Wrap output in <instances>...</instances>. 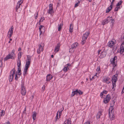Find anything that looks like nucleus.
Returning <instances> with one entry per match:
<instances>
[{"mask_svg":"<svg viewBox=\"0 0 124 124\" xmlns=\"http://www.w3.org/2000/svg\"><path fill=\"white\" fill-rule=\"evenodd\" d=\"M90 34V33L87 32L84 34L82 38V40L81 43L82 45L84 44L85 42V40L87 38Z\"/></svg>","mask_w":124,"mask_h":124,"instance_id":"nucleus-1","label":"nucleus"},{"mask_svg":"<svg viewBox=\"0 0 124 124\" xmlns=\"http://www.w3.org/2000/svg\"><path fill=\"white\" fill-rule=\"evenodd\" d=\"M15 69H13L11 71L9 77V82H11L13 80L14 75L15 74Z\"/></svg>","mask_w":124,"mask_h":124,"instance_id":"nucleus-2","label":"nucleus"},{"mask_svg":"<svg viewBox=\"0 0 124 124\" xmlns=\"http://www.w3.org/2000/svg\"><path fill=\"white\" fill-rule=\"evenodd\" d=\"M26 92V90L24 86V84L22 83L21 84V93L23 95H24Z\"/></svg>","mask_w":124,"mask_h":124,"instance_id":"nucleus-3","label":"nucleus"},{"mask_svg":"<svg viewBox=\"0 0 124 124\" xmlns=\"http://www.w3.org/2000/svg\"><path fill=\"white\" fill-rule=\"evenodd\" d=\"M124 51V42H123L120 46V48L118 51V52L122 54Z\"/></svg>","mask_w":124,"mask_h":124,"instance_id":"nucleus-4","label":"nucleus"},{"mask_svg":"<svg viewBox=\"0 0 124 124\" xmlns=\"http://www.w3.org/2000/svg\"><path fill=\"white\" fill-rule=\"evenodd\" d=\"M117 59V57L115 56L112 59H111L110 61L111 63L112 64L114 67L116 66V64L115 62L116 60Z\"/></svg>","mask_w":124,"mask_h":124,"instance_id":"nucleus-5","label":"nucleus"},{"mask_svg":"<svg viewBox=\"0 0 124 124\" xmlns=\"http://www.w3.org/2000/svg\"><path fill=\"white\" fill-rule=\"evenodd\" d=\"M117 59V57L115 56L112 59H111L110 61L111 63L112 64L114 67L116 66V64L115 62L116 60Z\"/></svg>","mask_w":124,"mask_h":124,"instance_id":"nucleus-6","label":"nucleus"},{"mask_svg":"<svg viewBox=\"0 0 124 124\" xmlns=\"http://www.w3.org/2000/svg\"><path fill=\"white\" fill-rule=\"evenodd\" d=\"M110 96L109 94L107 95L106 97L104 99V100L103 102L105 103H107L109 101L110 99Z\"/></svg>","mask_w":124,"mask_h":124,"instance_id":"nucleus-7","label":"nucleus"},{"mask_svg":"<svg viewBox=\"0 0 124 124\" xmlns=\"http://www.w3.org/2000/svg\"><path fill=\"white\" fill-rule=\"evenodd\" d=\"M49 8L48 12V13L51 15L54 12L53 9V5L50 4L49 5Z\"/></svg>","mask_w":124,"mask_h":124,"instance_id":"nucleus-8","label":"nucleus"},{"mask_svg":"<svg viewBox=\"0 0 124 124\" xmlns=\"http://www.w3.org/2000/svg\"><path fill=\"white\" fill-rule=\"evenodd\" d=\"M14 59V56L11 55V54H9L4 59V61L7 60L9 59Z\"/></svg>","mask_w":124,"mask_h":124,"instance_id":"nucleus-9","label":"nucleus"},{"mask_svg":"<svg viewBox=\"0 0 124 124\" xmlns=\"http://www.w3.org/2000/svg\"><path fill=\"white\" fill-rule=\"evenodd\" d=\"M110 79L108 77L105 78L103 80V82H104L109 84L111 82Z\"/></svg>","mask_w":124,"mask_h":124,"instance_id":"nucleus-10","label":"nucleus"},{"mask_svg":"<svg viewBox=\"0 0 124 124\" xmlns=\"http://www.w3.org/2000/svg\"><path fill=\"white\" fill-rule=\"evenodd\" d=\"M110 17L109 16L106 19L103 20L102 23V24L104 25L107 24L109 22V20H110Z\"/></svg>","mask_w":124,"mask_h":124,"instance_id":"nucleus-11","label":"nucleus"},{"mask_svg":"<svg viewBox=\"0 0 124 124\" xmlns=\"http://www.w3.org/2000/svg\"><path fill=\"white\" fill-rule=\"evenodd\" d=\"M60 46V44L59 43L57 44L54 50L55 52L56 53L59 51V50Z\"/></svg>","mask_w":124,"mask_h":124,"instance_id":"nucleus-12","label":"nucleus"},{"mask_svg":"<svg viewBox=\"0 0 124 124\" xmlns=\"http://www.w3.org/2000/svg\"><path fill=\"white\" fill-rule=\"evenodd\" d=\"M39 31L40 32V35L42 33V32L45 31V27H44L43 26L41 25L40 27L39 28Z\"/></svg>","mask_w":124,"mask_h":124,"instance_id":"nucleus-13","label":"nucleus"},{"mask_svg":"<svg viewBox=\"0 0 124 124\" xmlns=\"http://www.w3.org/2000/svg\"><path fill=\"white\" fill-rule=\"evenodd\" d=\"M41 49V51H43V47H42V46L41 45H39V48L37 50V52L38 54H39L40 52V49Z\"/></svg>","mask_w":124,"mask_h":124,"instance_id":"nucleus-14","label":"nucleus"},{"mask_svg":"<svg viewBox=\"0 0 124 124\" xmlns=\"http://www.w3.org/2000/svg\"><path fill=\"white\" fill-rule=\"evenodd\" d=\"M114 42L111 41H109L108 43V46L110 47H112L115 45Z\"/></svg>","mask_w":124,"mask_h":124,"instance_id":"nucleus-15","label":"nucleus"},{"mask_svg":"<svg viewBox=\"0 0 124 124\" xmlns=\"http://www.w3.org/2000/svg\"><path fill=\"white\" fill-rule=\"evenodd\" d=\"M52 78V76L50 74L48 75L46 77V81H48L51 79Z\"/></svg>","mask_w":124,"mask_h":124,"instance_id":"nucleus-16","label":"nucleus"},{"mask_svg":"<svg viewBox=\"0 0 124 124\" xmlns=\"http://www.w3.org/2000/svg\"><path fill=\"white\" fill-rule=\"evenodd\" d=\"M29 68L28 67L25 66L24 70V73L23 75H25L26 74H27V72L28 71V69Z\"/></svg>","mask_w":124,"mask_h":124,"instance_id":"nucleus-17","label":"nucleus"},{"mask_svg":"<svg viewBox=\"0 0 124 124\" xmlns=\"http://www.w3.org/2000/svg\"><path fill=\"white\" fill-rule=\"evenodd\" d=\"M78 44L77 43H74L71 46L72 48V49H75L78 46Z\"/></svg>","mask_w":124,"mask_h":124,"instance_id":"nucleus-18","label":"nucleus"},{"mask_svg":"<svg viewBox=\"0 0 124 124\" xmlns=\"http://www.w3.org/2000/svg\"><path fill=\"white\" fill-rule=\"evenodd\" d=\"M14 30L13 28H12L11 27L10 29H9L8 33H10V34H9V38H10L12 36L13 32V30Z\"/></svg>","mask_w":124,"mask_h":124,"instance_id":"nucleus-19","label":"nucleus"},{"mask_svg":"<svg viewBox=\"0 0 124 124\" xmlns=\"http://www.w3.org/2000/svg\"><path fill=\"white\" fill-rule=\"evenodd\" d=\"M110 119L112 120L115 117V116L113 115V113L112 112L111 113H108Z\"/></svg>","mask_w":124,"mask_h":124,"instance_id":"nucleus-20","label":"nucleus"},{"mask_svg":"<svg viewBox=\"0 0 124 124\" xmlns=\"http://www.w3.org/2000/svg\"><path fill=\"white\" fill-rule=\"evenodd\" d=\"M117 79V77H116L115 75H114L112 76V82H116Z\"/></svg>","mask_w":124,"mask_h":124,"instance_id":"nucleus-21","label":"nucleus"},{"mask_svg":"<svg viewBox=\"0 0 124 124\" xmlns=\"http://www.w3.org/2000/svg\"><path fill=\"white\" fill-rule=\"evenodd\" d=\"M37 113L36 112H33L32 115V118L33 120H35L36 118Z\"/></svg>","mask_w":124,"mask_h":124,"instance_id":"nucleus-22","label":"nucleus"},{"mask_svg":"<svg viewBox=\"0 0 124 124\" xmlns=\"http://www.w3.org/2000/svg\"><path fill=\"white\" fill-rule=\"evenodd\" d=\"M112 7V5H110L106 9V13H108L111 10Z\"/></svg>","mask_w":124,"mask_h":124,"instance_id":"nucleus-23","label":"nucleus"},{"mask_svg":"<svg viewBox=\"0 0 124 124\" xmlns=\"http://www.w3.org/2000/svg\"><path fill=\"white\" fill-rule=\"evenodd\" d=\"M73 30V26L72 24H70V27L69 31L70 32H72Z\"/></svg>","mask_w":124,"mask_h":124,"instance_id":"nucleus-24","label":"nucleus"},{"mask_svg":"<svg viewBox=\"0 0 124 124\" xmlns=\"http://www.w3.org/2000/svg\"><path fill=\"white\" fill-rule=\"evenodd\" d=\"M71 121L70 119H67V121H65L64 124H71Z\"/></svg>","mask_w":124,"mask_h":124,"instance_id":"nucleus-25","label":"nucleus"},{"mask_svg":"<svg viewBox=\"0 0 124 124\" xmlns=\"http://www.w3.org/2000/svg\"><path fill=\"white\" fill-rule=\"evenodd\" d=\"M20 5H21V4H17L16 8V10L17 12H18V9H19V10L20 9Z\"/></svg>","mask_w":124,"mask_h":124,"instance_id":"nucleus-26","label":"nucleus"},{"mask_svg":"<svg viewBox=\"0 0 124 124\" xmlns=\"http://www.w3.org/2000/svg\"><path fill=\"white\" fill-rule=\"evenodd\" d=\"M106 54L105 52H102L101 53L100 56L101 58L104 57L105 56Z\"/></svg>","mask_w":124,"mask_h":124,"instance_id":"nucleus-27","label":"nucleus"},{"mask_svg":"<svg viewBox=\"0 0 124 124\" xmlns=\"http://www.w3.org/2000/svg\"><path fill=\"white\" fill-rule=\"evenodd\" d=\"M31 56H29L28 55L27 56V58L26 62H31Z\"/></svg>","mask_w":124,"mask_h":124,"instance_id":"nucleus-28","label":"nucleus"},{"mask_svg":"<svg viewBox=\"0 0 124 124\" xmlns=\"http://www.w3.org/2000/svg\"><path fill=\"white\" fill-rule=\"evenodd\" d=\"M63 25V23H61L60 24L58 25V30L59 31H60L61 30L62 26Z\"/></svg>","mask_w":124,"mask_h":124,"instance_id":"nucleus-29","label":"nucleus"},{"mask_svg":"<svg viewBox=\"0 0 124 124\" xmlns=\"http://www.w3.org/2000/svg\"><path fill=\"white\" fill-rule=\"evenodd\" d=\"M18 70L16 71V73H18V75H20L21 74V70L20 68H18Z\"/></svg>","mask_w":124,"mask_h":124,"instance_id":"nucleus-30","label":"nucleus"},{"mask_svg":"<svg viewBox=\"0 0 124 124\" xmlns=\"http://www.w3.org/2000/svg\"><path fill=\"white\" fill-rule=\"evenodd\" d=\"M113 108L111 106L110 107L108 112V113H111L112 112V113H113L114 111H113Z\"/></svg>","mask_w":124,"mask_h":124,"instance_id":"nucleus-31","label":"nucleus"},{"mask_svg":"<svg viewBox=\"0 0 124 124\" xmlns=\"http://www.w3.org/2000/svg\"><path fill=\"white\" fill-rule=\"evenodd\" d=\"M17 65L18 68H20L21 65L20 60H18L17 62Z\"/></svg>","mask_w":124,"mask_h":124,"instance_id":"nucleus-32","label":"nucleus"},{"mask_svg":"<svg viewBox=\"0 0 124 124\" xmlns=\"http://www.w3.org/2000/svg\"><path fill=\"white\" fill-rule=\"evenodd\" d=\"M112 18V17H110V20H109V22H111V23H112V24H113L114 22V19H113Z\"/></svg>","mask_w":124,"mask_h":124,"instance_id":"nucleus-33","label":"nucleus"},{"mask_svg":"<svg viewBox=\"0 0 124 124\" xmlns=\"http://www.w3.org/2000/svg\"><path fill=\"white\" fill-rule=\"evenodd\" d=\"M101 115V112H99L98 113L97 115V117L98 118H99L100 117V116Z\"/></svg>","mask_w":124,"mask_h":124,"instance_id":"nucleus-34","label":"nucleus"},{"mask_svg":"<svg viewBox=\"0 0 124 124\" xmlns=\"http://www.w3.org/2000/svg\"><path fill=\"white\" fill-rule=\"evenodd\" d=\"M30 63V62H26L25 66L29 67Z\"/></svg>","mask_w":124,"mask_h":124,"instance_id":"nucleus-35","label":"nucleus"},{"mask_svg":"<svg viewBox=\"0 0 124 124\" xmlns=\"http://www.w3.org/2000/svg\"><path fill=\"white\" fill-rule=\"evenodd\" d=\"M5 114V112H4V111L3 110H1V112L0 115L1 116H3Z\"/></svg>","mask_w":124,"mask_h":124,"instance_id":"nucleus-36","label":"nucleus"},{"mask_svg":"<svg viewBox=\"0 0 124 124\" xmlns=\"http://www.w3.org/2000/svg\"><path fill=\"white\" fill-rule=\"evenodd\" d=\"M63 109H64L63 108H61V110L59 111H59L57 112H58V113H59V116H60V115H61L60 114L62 113V111H63Z\"/></svg>","mask_w":124,"mask_h":124,"instance_id":"nucleus-37","label":"nucleus"},{"mask_svg":"<svg viewBox=\"0 0 124 124\" xmlns=\"http://www.w3.org/2000/svg\"><path fill=\"white\" fill-rule=\"evenodd\" d=\"M116 82H112V85H113V87L112 88H114V87L116 86Z\"/></svg>","mask_w":124,"mask_h":124,"instance_id":"nucleus-38","label":"nucleus"},{"mask_svg":"<svg viewBox=\"0 0 124 124\" xmlns=\"http://www.w3.org/2000/svg\"><path fill=\"white\" fill-rule=\"evenodd\" d=\"M21 52H20L18 54V60H20V59L21 57Z\"/></svg>","mask_w":124,"mask_h":124,"instance_id":"nucleus-39","label":"nucleus"},{"mask_svg":"<svg viewBox=\"0 0 124 124\" xmlns=\"http://www.w3.org/2000/svg\"><path fill=\"white\" fill-rule=\"evenodd\" d=\"M122 1L121 0L119 2L117 3L116 5V6H120V5L122 4Z\"/></svg>","mask_w":124,"mask_h":124,"instance_id":"nucleus-40","label":"nucleus"},{"mask_svg":"<svg viewBox=\"0 0 124 124\" xmlns=\"http://www.w3.org/2000/svg\"><path fill=\"white\" fill-rule=\"evenodd\" d=\"M120 8V6H116V7L115 9V11H117Z\"/></svg>","mask_w":124,"mask_h":124,"instance_id":"nucleus-41","label":"nucleus"},{"mask_svg":"<svg viewBox=\"0 0 124 124\" xmlns=\"http://www.w3.org/2000/svg\"><path fill=\"white\" fill-rule=\"evenodd\" d=\"M74 51V50H73V49H72V47L71 48H70L69 49V52H70L71 53H73Z\"/></svg>","mask_w":124,"mask_h":124,"instance_id":"nucleus-42","label":"nucleus"},{"mask_svg":"<svg viewBox=\"0 0 124 124\" xmlns=\"http://www.w3.org/2000/svg\"><path fill=\"white\" fill-rule=\"evenodd\" d=\"M75 94H77L78 93V89H77L76 91H73Z\"/></svg>","mask_w":124,"mask_h":124,"instance_id":"nucleus-43","label":"nucleus"},{"mask_svg":"<svg viewBox=\"0 0 124 124\" xmlns=\"http://www.w3.org/2000/svg\"><path fill=\"white\" fill-rule=\"evenodd\" d=\"M15 50H12V52L10 54L11 55H13V56H14L15 54H14V52H15Z\"/></svg>","mask_w":124,"mask_h":124,"instance_id":"nucleus-44","label":"nucleus"},{"mask_svg":"<svg viewBox=\"0 0 124 124\" xmlns=\"http://www.w3.org/2000/svg\"><path fill=\"white\" fill-rule=\"evenodd\" d=\"M58 118V112H57V113L56 115V117L55 120V121L56 122L57 121V119Z\"/></svg>","mask_w":124,"mask_h":124,"instance_id":"nucleus-45","label":"nucleus"},{"mask_svg":"<svg viewBox=\"0 0 124 124\" xmlns=\"http://www.w3.org/2000/svg\"><path fill=\"white\" fill-rule=\"evenodd\" d=\"M67 67H65L63 68L64 71L66 72L67 70Z\"/></svg>","mask_w":124,"mask_h":124,"instance_id":"nucleus-46","label":"nucleus"},{"mask_svg":"<svg viewBox=\"0 0 124 124\" xmlns=\"http://www.w3.org/2000/svg\"><path fill=\"white\" fill-rule=\"evenodd\" d=\"M79 3H80V2L79 1H78V3H76L75 4V7H77L78 6V5L79 4Z\"/></svg>","mask_w":124,"mask_h":124,"instance_id":"nucleus-47","label":"nucleus"},{"mask_svg":"<svg viewBox=\"0 0 124 124\" xmlns=\"http://www.w3.org/2000/svg\"><path fill=\"white\" fill-rule=\"evenodd\" d=\"M78 93L79 95L82 94L83 93V92H82L80 90H78Z\"/></svg>","mask_w":124,"mask_h":124,"instance_id":"nucleus-48","label":"nucleus"},{"mask_svg":"<svg viewBox=\"0 0 124 124\" xmlns=\"http://www.w3.org/2000/svg\"><path fill=\"white\" fill-rule=\"evenodd\" d=\"M23 2V1L22 0H20L18 2V4H22Z\"/></svg>","mask_w":124,"mask_h":124,"instance_id":"nucleus-49","label":"nucleus"},{"mask_svg":"<svg viewBox=\"0 0 124 124\" xmlns=\"http://www.w3.org/2000/svg\"><path fill=\"white\" fill-rule=\"evenodd\" d=\"M75 95V94L74 93V92L73 91L72 92V93L71 94V97H72L73 96H74V95Z\"/></svg>","mask_w":124,"mask_h":124,"instance_id":"nucleus-50","label":"nucleus"},{"mask_svg":"<svg viewBox=\"0 0 124 124\" xmlns=\"http://www.w3.org/2000/svg\"><path fill=\"white\" fill-rule=\"evenodd\" d=\"M111 2V5H113V3L115 0H109Z\"/></svg>","mask_w":124,"mask_h":124,"instance_id":"nucleus-51","label":"nucleus"},{"mask_svg":"<svg viewBox=\"0 0 124 124\" xmlns=\"http://www.w3.org/2000/svg\"><path fill=\"white\" fill-rule=\"evenodd\" d=\"M15 79L16 80H17L18 79L17 75V74L16 73V74Z\"/></svg>","mask_w":124,"mask_h":124,"instance_id":"nucleus-52","label":"nucleus"},{"mask_svg":"<svg viewBox=\"0 0 124 124\" xmlns=\"http://www.w3.org/2000/svg\"><path fill=\"white\" fill-rule=\"evenodd\" d=\"M107 92H108L107 91L105 90H104L103 91V93L105 94H106L107 93Z\"/></svg>","mask_w":124,"mask_h":124,"instance_id":"nucleus-53","label":"nucleus"},{"mask_svg":"<svg viewBox=\"0 0 124 124\" xmlns=\"http://www.w3.org/2000/svg\"><path fill=\"white\" fill-rule=\"evenodd\" d=\"M96 70H97L98 71H100V67H98L97 69H96Z\"/></svg>","mask_w":124,"mask_h":124,"instance_id":"nucleus-54","label":"nucleus"},{"mask_svg":"<svg viewBox=\"0 0 124 124\" xmlns=\"http://www.w3.org/2000/svg\"><path fill=\"white\" fill-rule=\"evenodd\" d=\"M42 89L43 90V91L45 89V86L44 85L42 87Z\"/></svg>","mask_w":124,"mask_h":124,"instance_id":"nucleus-55","label":"nucleus"},{"mask_svg":"<svg viewBox=\"0 0 124 124\" xmlns=\"http://www.w3.org/2000/svg\"><path fill=\"white\" fill-rule=\"evenodd\" d=\"M84 124H90L89 122H87L85 123Z\"/></svg>","mask_w":124,"mask_h":124,"instance_id":"nucleus-56","label":"nucleus"},{"mask_svg":"<svg viewBox=\"0 0 124 124\" xmlns=\"http://www.w3.org/2000/svg\"><path fill=\"white\" fill-rule=\"evenodd\" d=\"M38 13L37 12V16L35 17V18L36 19H37V18L38 17Z\"/></svg>","mask_w":124,"mask_h":124,"instance_id":"nucleus-57","label":"nucleus"},{"mask_svg":"<svg viewBox=\"0 0 124 124\" xmlns=\"http://www.w3.org/2000/svg\"><path fill=\"white\" fill-rule=\"evenodd\" d=\"M34 98V96L33 95H32L31 97L30 98V99L31 100L33 99Z\"/></svg>","mask_w":124,"mask_h":124,"instance_id":"nucleus-58","label":"nucleus"},{"mask_svg":"<svg viewBox=\"0 0 124 124\" xmlns=\"http://www.w3.org/2000/svg\"><path fill=\"white\" fill-rule=\"evenodd\" d=\"M101 51V50H99L98 52V54H99L100 53V52Z\"/></svg>","mask_w":124,"mask_h":124,"instance_id":"nucleus-59","label":"nucleus"},{"mask_svg":"<svg viewBox=\"0 0 124 124\" xmlns=\"http://www.w3.org/2000/svg\"><path fill=\"white\" fill-rule=\"evenodd\" d=\"M42 17L41 18V19H40V20H39V24H40V22H41V21H42Z\"/></svg>","mask_w":124,"mask_h":124,"instance_id":"nucleus-60","label":"nucleus"},{"mask_svg":"<svg viewBox=\"0 0 124 124\" xmlns=\"http://www.w3.org/2000/svg\"><path fill=\"white\" fill-rule=\"evenodd\" d=\"M103 93H101L100 94V96L101 98L102 97Z\"/></svg>","mask_w":124,"mask_h":124,"instance_id":"nucleus-61","label":"nucleus"},{"mask_svg":"<svg viewBox=\"0 0 124 124\" xmlns=\"http://www.w3.org/2000/svg\"><path fill=\"white\" fill-rule=\"evenodd\" d=\"M94 76H93L92 77V78H90V80H92L93 79H94Z\"/></svg>","mask_w":124,"mask_h":124,"instance_id":"nucleus-62","label":"nucleus"},{"mask_svg":"<svg viewBox=\"0 0 124 124\" xmlns=\"http://www.w3.org/2000/svg\"><path fill=\"white\" fill-rule=\"evenodd\" d=\"M115 76H116V77L117 78V77L118 76V74L117 73H116V74H115Z\"/></svg>","mask_w":124,"mask_h":124,"instance_id":"nucleus-63","label":"nucleus"},{"mask_svg":"<svg viewBox=\"0 0 124 124\" xmlns=\"http://www.w3.org/2000/svg\"><path fill=\"white\" fill-rule=\"evenodd\" d=\"M21 48L20 47V48H19L18 50V51H21Z\"/></svg>","mask_w":124,"mask_h":124,"instance_id":"nucleus-64","label":"nucleus"}]
</instances>
